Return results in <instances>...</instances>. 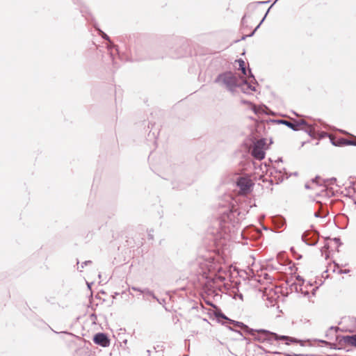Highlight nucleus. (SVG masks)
<instances>
[{
    "instance_id": "nucleus-1",
    "label": "nucleus",
    "mask_w": 356,
    "mask_h": 356,
    "mask_svg": "<svg viewBox=\"0 0 356 356\" xmlns=\"http://www.w3.org/2000/svg\"><path fill=\"white\" fill-rule=\"evenodd\" d=\"M254 339L259 341L264 342V341H271L273 339L275 340H286L291 343L298 342L297 339L293 337L284 336V335H278L276 333L271 332L265 330H260L255 331L254 334H252Z\"/></svg>"
},
{
    "instance_id": "nucleus-2",
    "label": "nucleus",
    "mask_w": 356,
    "mask_h": 356,
    "mask_svg": "<svg viewBox=\"0 0 356 356\" xmlns=\"http://www.w3.org/2000/svg\"><path fill=\"white\" fill-rule=\"evenodd\" d=\"M216 82L220 85L225 86L231 91L237 86V79L231 72H225L220 74L216 78Z\"/></svg>"
},
{
    "instance_id": "nucleus-3",
    "label": "nucleus",
    "mask_w": 356,
    "mask_h": 356,
    "mask_svg": "<svg viewBox=\"0 0 356 356\" xmlns=\"http://www.w3.org/2000/svg\"><path fill=\"white\" fill-rule=\"evenodd\" d=\"M267 147L266 139L258 140L252 147V155L258 160L264 159Z\"/></svg>"
},
{
    "instance_id": "nucleus-4",
    "label": "nucleus",
    "mask_w": 356,
    "mask_h": 356,
    "mask_svg": "<svg viewBox=\"0 0 356 356\" xmlns=\"http://www.w3.org/2000/svg\"><path fill=\"white\" fill-rule=\"evenodd\" d=\"M282 123L295 131H298V130L302 129L307 125V122L304 120H300L298 121L297 120H293V121L284 120V121H282Z\"/></svg>"
},
{
    "instance_id": "nucleus-5",
    "label": "nucleus",
    "mask_w": 356,
    "mask_h": 356,
    "mask_svg": "<svg viewBox=\"0 0 356 356\" xmlns=\"http://www.w3.org/2000/svg\"><path fill=\"white\" fill-rule=\"evenodd\" d=\"M252 181L247 177H240L237 181V186L243 193H246L252 186Z\"/></svg>"
},
{
    "instance_id": "nucleus-6",
    "label": "nucleus",
    "mask_w": 356,
    "mask_h": 356,
    "mask_svg": "<svg viewBox=\"0 0 356 356\" xmlns=\"http://www.w3.org/2000/svg\"><path fill=\"white\" fill-rule=\"evenodd\" d=\"M94 342L97 344L101 345L103 347H106L109 344V340L103 333L97 334L94 337Z\"/></svg>"
},
{
    "instance_id": "nucleus-7",
    "label": "nucleus",
    "mask_w": 356,
    "mask_h": 356,
    "mask_svg": "<svg viewBox=\"0 0 356 356\" xmlns=\"http://www.w3.org/2000/svg\"><path fill=\"white\" fill-rule=\"evenodd\" d=\"M239 86L241 91L245 94H251L252 92L256 91L255 86L248 83L246 81H243Z\"/></svg>"
},
{
    "instance_id": "nucleus-8",
    "label": "nucleus",
    "mask_w": 356,
    "mask_h": 356,
    "mask_svg": "<svg viewBox=\"0 0 356 356\" xmlns=\"http://www.w3.org/2000/svg\"><path fill=\"white\" fill-rule=\"evenodd\" d=\"M241 102L244 104H248L251 106V108L252 110L255 113H259L261 111V108L260 107H258L256 105H254L252 104H251L250 102H248V101H245V100H241Z\"/></svg>"
},
{
    "instance_id": "nucleus-9",
    "label": "nucleus",
    "mask_w": 356,
    "mask_h": 356,
    "mask_svg": "<svg viewBox=\"0 0 356 356\" xmlns=\"http://www.w3.org/2000/svg\"><path fill=\"white\" fill-rule=\"evenodd\" d=\"M239 69L241 70L243 75H247L246 70H245V63L244 60L240 59L238 60Z\"/></svg>"
},
{
    "instance_id": "nucleus-10",
    "label": "nucleus",
    "mask_w": 356,
    "mask_h": 356,
    "mask_svg": "<svg viewBox=\"0 0 356 356\" xmlns=\"http://www.w3.org/2000/svg\"><path fill=\"white\" fill-rule=\"evenodd\" d=\"M346 341L352 346H355L356 347V335L347 337L346 338Z\"/></svg>"
},
{
    "instance_id": "nucleus-11",
    "label": "nucleus",
    "mask_w": 356,
    "mask_h": 356,
    "mask_svg": "<svg viewBox=\"0 0 356 356\" xmlns=\"http://www.w3.org/2000/svg\"><path fill=\"white\" fill-rule=\"evenodd\" d=\"M103 38H105V39H106V40H109V39H108V37L106 34H104V35H103Z\"/></svg>"
}]
</instances>
